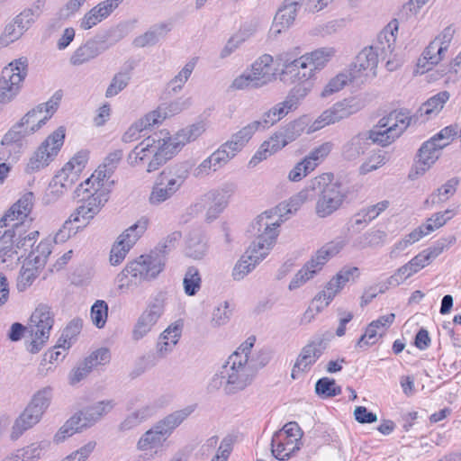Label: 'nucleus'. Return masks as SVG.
Returning <instances> with one entry per match:
<instances>
[{
    "label": "nucleus",
    "instance_id": "obj_1",
    "mask_svg": "<svg viewBox=\"0 0 461 461\" xmlns=\"http://www.w3.org/2000/svg\"><path fill=\"white\" fill-rule=\"evenodd\" d=\"M282 222V215L273 211H266L256 218L252 223L256 239L234 266L232 276L235 280L243 279L268 255Z\"/></svg>",
    "mask_w": 461,
    "mask_h": 461
},
{
    "label": "nucleus",
    "instance_id": "obj_2",
    "mask_svg": "<svg viewBox=\"0 0 461 461\" xmlns=\"http://www.w3.org/2000/svg\"><path fill=\"white\" fill-rule=\"evenodd\" d=\"M268 362L266 355L258 358H244L242 356L229 357L219 371L213 375L210 386L221 388L226 395L244 391L254 381L259 369Z\"/></svg>",
    "mask_w": 461,
    "mask_h": 461
},
{
    "label": "nucleus",
    "instance_id": "obj_3",
    "mask_svg": "<svg viewBox=\"0 0 461 461\" xmlns=\"http://www.w3.org/2000/svg\"><path fill=\"white\" fill-rule=\"evenodd\" d=\"M179 236V233H173L150 253L141 255L130 261L117 276L119 288H129L131 284L140 285L156 279L165 269L167 256L174 247V241Z\"/></svg>",
    "mask_w": 461,
    "mask_h": 461
},
{
    "label": "nucleus",
    "instance_id": "obj_4",
    "mask_svg": "<svg viewBox=\"0 0 461 461\" xmlns=\"http://www.w3.org/2000/svg\"><path fill=\"white\" fill-rule=\"evenodd\" d=\"M311 194L315 204L314 212L319 218H327L337 212L343 204L347 194L342 186L332 182V175L322 174L309 182Z\"/></svg>",
    "mask_w": 461,
    "mask_h": 461
},
{
    "label": "nucleus",
    "instance_id": "obj_5",
    "mask_svg": "<svg viewBox=\"0 0 461 461\" xmlns=\"http://www.w3.org/2000/svg\"><path fill=\"white\" fill-rule=\"evenodd\" d=\"M192 411V407H186L176 411L157 421L140 438L137 442V449L140 451L154 450V454L157 455L158 448L163 447L165 441L170 437L175 429H176Z\"/></svg>",
    "mask_w": 461,
    "mask_h": 461
},
{
    "label": "nucleus",
    "instance_id": "obj_6",
    "mask_svg": "<svg viewBox=\"0 0 461 461\" xmlns=\"http://www.w3.org/2000/svg\"><path fill=\"white\" fill-rule=\"evenodd\" d=\"M188 176L189 169L186 163L166 167L154 183L149 198V203L158 205L170 199L184 185Z\"/></svg>",
    "mask_w": 461,
    "mask_h": 461
},
{
    "label": "nucleus",
    "instance_id": "obj_7",
    "mask_svg": "<svg viewBox=\"0 0 461 461\" xmlns=\"http://www.w3.org/2000/svg\"><path fill=\"white\" fill-rule=\"evenodd\" d=\"M411 122L410 116L403 112L393 111L386 117L380 119L378 124L366 131L368 140L385 147L407 129Z\"/></svg>",
    "mask_w": 461,
    "mask_h": 461
},
{
    "label": "nucleus",
    "instance_id": "obj_8",
    "mask_svg": "<svg viewBox=\"0 0 461 461\" xmlns=\"http://www.w3.org/2000/svg\"><path fill=\"white\" fill-rule=\"evenodd\" d=\"M65 132V127L59 126L45 139L29 158L24 168L27 174L39 172L54 160L63 146Z\"/></svg>",
    "mask_w": 461,
    "mask_h": 461
},
{
    "label": "nucleus",
    "instance_id": "obj_9",
    "mask_svg": "<svg viewBox=\"0 0 461 461\" xmlns=\"http://www.w3.org/2000/svg\"><path fill=\"white\" fill-rule=\"evenodd\" d=\"M28 73V61L20 58L10 62L2 70L0 76V103L6 104L12 102L20 93Z\"/></svg>",
    "mask_w": 461,
    "mask_h": 461
},
{
    "label": "nucleus",
    "instance_id": "obj_10",
    "mask_svg": "<svg viewBox=\"0 0 461 461\" xmlns=\"http://www.w3.org/2000/svg\"><path fill=\"white\" fill-rule=\"evenodd\" d=\"M365 106V101L357 96L345 98L326 109L313 122L314 130L334 124L357 113Z\"/></svg>",
    "mask_w": 461,
    "mask_h": 461
},
{
    "label": "nucleus",
    "instance_id": "obj_11",
    "mask_svg": "<svg viewBox=\"0 0 461 461\" xmlns=\"http://www.w3.org/2000/svg\"><path fill=\"white\" fill-rule=\"evenodd\" d=\"M147 224L146 219H140L118 237L110 254V262L113 266H117L123 261L131 248L146 230Z\"/></svg>",
    "mask_w": 461,
    "mask_h": 461
},
{
    "label": "nucleus",
    "instance_id": "obj_12",
    "mask_svg": "<svg viewBox=\"0 0 461 461\" xmlns=\"http://www.w3.org/2000/svg\"><path fill=\"white\" fill-rule=\"evenodd\" d=\"M29 135L19 122L15 123L1 140L0 161H16L26 147L25 138Z\"/></svg>",
    "mask_w": 461,
    "mask_h": 461
},
{
    "label": "nucleus",
    "instance_id": "obj_13",
    "mask_svg": "<svg viewBox=\"0 0 461 461\" xmlns=\"http://www.w3.org/2000/svg\"><path fill=\"white\" fill-rule=\"evenodd\" d=\"M165 308V294H158L137 320L132 330V339L140 340L144 338L156 325L162 316Z\"/></svg>",
    "mask_w": 461,
    "mask_h": 461
},
{
    "label": "nucleus",
    "instance_id": "obj_14",
    "mask_svg": "<svg viewBox=\"0 0 461 461\" xmlns=\"http://www.w3.org/2000/svg\"><path fill=\"white\" fill-rule=\"evenodd\" d=\"M327 348V339L323 335H318L310 340L301 350L293 368L292 376L298 371H308L320 358Z\"/></svg>",
    "mask_w": 461,
    "mask_h": 461
},
{
    "label": "nucleus",
    "instance_id": "obj_15",
    "mask_svg": "<svg viewBox=\"0 0 461 461\" xmlns=\"http://www.w3.org/2000/svg\"><path fill=\"white\" fill-rule=\"evenodd\" d=\"M123 156V152L122 149H115L110 152L104 159L102 165L98 167V168L95 171L91 177L87 178L85 183L80 184L77 187V192H78L77 195H80V193L83 194H90L87 186L93 181H97V185H104V182L105 179H108L117 168L119 163L121 162Z\"/></svg>",
    "mask_w": 461,
    "mask_h": 461
},
{
    "label": "nucleus",
    "instance_id": "obj_16",
    "mask_svg": "<svg viewBox=\"0 0 461 461\" xmlns=\"http://www.w3.org/2000/svg\"><path fill=\"white\" fill-rule=\"evenodd\" d=\"M84 203L78 206L73 213L74 221H83V226H86L92 220L108 201V193L104 190L95 189L94 193L83 196Z\"/></svg>",
    "mask_w": 461,
    "mask_h": 461
},
{
    "label": "nucleus",
    "instance_id": "obj_17",
    "mask_svg": "<svg viewBox=\"0 0 461 461\" xmlns=\"http://www.w3.org/2000/svg\"><path fill=\"white\" fill-rule=\"evenodd\" d=\"M34 202V195L32 192L24 194L0 220V228L12 227L14 222L29 221L31 225L32 219H29Z\"/></svg>",
    "mask_w": 461,
    "mask_h": 461
},
{
    "label": "nucleus",
    "instance_id": "obj_18",
    "mask_svg": "<svg viewBox=\"0 0 461 461\" xmlns=\"http://www.w3.org/2000/svg\"><path fill=\"white\" fill-rule=\"evenodd\" d=\"M300 88L294 89L291 94L283 101L275 104L267 112L262 114L260 120H257L262 130L268 129L275 123L279 122L282 118L288 114L289 112L297 107L298 99L295 93L300 92Z\"/></svg>",
    "mask_w": 461,
    "mask_h": 461
},
{
    "label": "nucleus",
    "instance_id": "obj_19",
    "mask_svg": "<svg viewBox=\"0 0 461 461\" xmlns=\"http://www.w3.org/2000/svg\"><path fill=\"white\" fill-rule=\"evenodd\" d=\"M110 359L111 354L107 348H101L94 351L71 371L69 375L70 384L79 383L86 377L94 366H96L97 365H105L110 362Z\"/></svg>",
    "mask_w": 461,
    "mask_h": 461
},
{
    "label": "nucleus",
    "instance_id": "obj_20",
    "mask_svg": "<svg viewBox=\"0 0 461 461\" xmlns=\"http://www.w3.org/2000/svg\"><path fill=\"white\" fill-rule=\"evenodd\" d=\"M303 0H285L274 18L270 34L277 37L282 32L289 29L294 23Z\"/></svg>",
    "mask_w": 461,
    "mask_h": 461
},
{
    "label": "nucleus",
    "instance_id": "obj_21",
    "mask_svg": "<svg viewBox=\"0 0 461 461\" xmlns=\"http://www.w3.org/2000/svg\"><path fill=\"white\" fill-rule=\"evenodd\" d=\"M381 58L378 56V52L373 47H365L356 57L354 63L350 67L352 77H356L357 79L362 77L376 75L375 69Z\"/></svg>",
    "mask_w": 461,
    "mask_h": 461
},
{
    "label": "nucleus",
    "instance_id": "obj_22",
    "mask_svg": "<svg viewBox=\"0 0 461 461\" xmlns=\"http://www.w3.org/2000/svg\"><path fill=\"white\" fill-rule=\"evenodd\" d=\"M54 324V314L47 304H40L32 313L27 329L32 336L49 338Z\"/></svg>",
    "mask_w": 461,
    "mask_h": 461
},
{
    "label": "nucleus",
    "instance_id": "obj_23",
    "mask_svg": "<svg viewBox=\"0 0 461 461\" xmlns=\"http://www.w3.org/2000/svg\"><path fill=\"white\" fill-rule=\"evenodd\" d=\"M30 226L29 221H20L13 223L12 227L9 228L11 234H14L17 256L23 255L24 257L29 249H33L39 238V231L29 230Z\"/></svg>",
    "mask_w": 461,
    "mask_h": 461
},
{
    "label": "nucleus",
    "instance_id": "obj_24",
    "mask_svg": "<svg viewBox=\"0 0 461 461\" xmlns=\"http://www.w3.org/2000/svg\"><path fill=\"white\" fill-rule=\"evenodd\" d=\"M123 0H104L90 9L79 22L82 30H90L106 19Z\"/></svg>",
    "mask_w": 461,
    "mask_h": 461
},
{
    "label": "nucleus",
    "instance_id": "obj_25",
    "mask_svg": "<svg viewBox=\"0 0 461 461\" xmlns=\"http://www.w3.org/2000/svg\"><path fill=\"white\" fill-rule=\"evenodd\" d=\"M398 32V23L396 20L390 22L377 35L376 41L370 45L378 52L382 60L389 59L393 50L396 41V33Z\"/></svg>",
    "mask_w": 461,
    "mask_h": 461
},
{
    "label": "nucleus",
    "instance_id": "obj_26",
    "mask_svg": "<svg viewBox=\"0 0 461 461\" xmlns=\"http://www.w3.org/2000/svg\"><path fill=\"white\" fill-rule=\"evenodd\" d=\"M113 408V402L112 401H101L93 405L85 407L73 416L79 418L78 425L82 429H86L95 425L104 415L110 412Z\"/></svg>",
    "mask_w": 461,
    "mask_h": 461
},
{
    "label": "nucleus",
    "instance_id": "obj_27",
    "mask_svg": "<svg viewBox=\"0 0 461 461\" xmlns=\"http://www.w3.org/2000/svg\"><path fill=\"white\" fill-rule=\"evenodd\" d=\"M107 49L108 45L104 41L90 39L74 51L70 57V63L74 66H80L95 59Z\"/></svg>",
    "mask_w": 461,
    "mask_h": 461
},
{
    "label": "nucleus",
    "instance_id": "obj_28",
    "mask_svg": "<svg viewBox=\"0 0 461 461\" xmlns=\"http://www.w3.org/2000/svg\"><path fill=\"white\" fill-rule=\"evenodd\" d=\"M274 59L269 54H263L256 59L249 71L259 88L266 86L276 79V74L272 72L271 64Z\"/></svg>",
    "mask_w": 461,
    "mask_h": 461
},
{
    "label": "nucleus",
    "instance_id": "obj_29",
    "mask_svg": "<svg viewBox=\"0 0 461 461\" xmlns=\"http://www.w3.org/2000/svg\"><path fill=\"white\" fill-rule=\"evenodd\" d=\"M181 332L182 326L180 324L169 325L158 339L155 357L162 359L168 356L179 341Z\"/></svg>",
    "mask_w": 461,
    "mask_h": 461
},
{
    "label": "nucleus",
    "instance_id": "obj_30",
    "mask_svg": "<svg viewBox=\"0 0 461 461\" xmlns=\"http://www.w3.org/2000/svg\"><path fill=\"white\" fill-rule=\"evenodd\" d=\"M446 144H438L431 140H427L419 149V160L416 165V173L423 174L439 158L440 151Z\"/></svg>",
    "mask_w": 461,
    "mask_h": 461
},
{
    "label": "nucleus",
    "instance_id": "obj_31",
    "mask_svg": "<svg viewBox=\"0 0 461 461\" xmlns=\"http://www.w3.org/2000/svg\"><path fill=\"white\" fill-rule=\"evenodd\" d=\"M427 265L429 264L425 260V258L421 253H419L407 264L399 267L394 274L388 278L387 283L389 285L398 286Z\"/></svg>",
    "mask_w": 461,
    "mask_h": 461
},
{
    "label": "nucleus",
    "instance_id": "obj_32",
    "mask_svg": "<svg viewBox=\"0 0 461 461\" xmlns=\"http://www.w3.org/2000/svg\"><path fill=\"white\" fill-rule=\"evenodd\" d=\"M370 142L367 132H359L351 137L343 146L341 154L348 161L356 160L368 149Z\"/></svg>",
    "mask_w": 461,
    "mask_h": 461
},
{
    "label": "nucleus",
    "instance_id": "obj_33",
    "mask_svg": "<svg viewBox=\"0 0 461 461\" xmlns=\"http://www.w3.org/2000/svg\"><path fill=\"white\" fill-rule=\"evenodd\" d=\"M260 129L259 122L257 121L248 123L231 135L230 140L225 142V147H230L233 151L239 153Z\"/></svg>",
    "mask_w": 461,
    "mask_h": 461
},
{
    "label": "nucleus",
    "instance_id": "obj_34",
    "mask_svg": "<svg viewBox=\"0 0 461 461\" xmlns=\"http://www.w3.org/2000/svg\"><path fill=\"white\" fill-rule=\"evenodd\" d=\"M286 145L287 143L281 132H276L268 140H266L261 144L260 148L255 153L249 163H256L258 161L267 159L269 156L280 150Z\"/></svg>",
    "mask_w": 461,
    "mask_h": 461
},
{
    "label": "nucleus",
    "instance_id": "obj_35",
    "mask_svg": "<svg viewBox=\"0 0 461 461\" xmlns=\"http://www.w3.org/2000/svg\"><path fill=\"white\" fill-rule=\"evenodd\" d=\"M439 45L434 40L423 50L421 57L418 59L417 67L422 68L421 73L429 71L432 67L438 65L445 58V51L439 53Z\"/></svg>",
    "mask_w": 461,
    "mask_h": 461
},
{
    "label": "nucleus",
    "instance_id": "obj_36",
    "mask_svg": "<svg viewBox=\"0 0 461 461\" xmlns=\"http://www.w3.org/2000/svg\"><path fill=\"white\" fill-rule=\"evenodd\" d=\"M206 204H209L206 212V220L211 221L216 219L222 212L227 204V201L220 192H209L203 195L201 203H197L196 206L203 207Z\"/></svg>",
    "mask_w": 461,
    "mask_h": 461
},
{
    "label": "nucleus",
    "instance_id": "obj_37",
    "mask_svg": "<svg viewBox=\"0 0 461 461\" xmlns=\"http://www.w3.org/2000/svg\"><path fill=\"white\" fill-rule=\"evenodd\" d=\"M155 137H148L139 143L128 155V163L136 167L140 162L149 159L154 152Z\"/></svg>",
    "mask_w": 461,
    "mask_h": 461
},
{
    "label": "nucleus",
    "instance_id": "obj_38",
    "mask_svg": "<svg viewBox=\"0 0 461 461\" xmlns=\"http://www.w3.org/2000/svg\"><path fill=\"white\" fill-rule=\"evenodd\" d=\"M300 56L298 48L293 50L284 51L276 57V63L277 67L281 68L280 78L284 82H288L289 76L296 67V61Z\"/></svg>",
    "mask_w": 461,
    "mask_h": 461
},
{
    "label": "nucleus",
    "instance_id": "obj_39",
    "mask_svg": "<svg viewBox=\"0 0 461 461\" xmlns=\"http://www.w3.org/2000/svg\"><path fill=\"white\" fill-rule=\"evenodd\" d=\"M156 412L154 406L146 405L137 411L130 413L120 424L119 429L122 431H128L145 421Z\"/></svg>",
    "mask_w": 461,
    "mask_h": 461
},
{
    "label": "nucleus",
    "instance_id": "obj_40",
    "mask_svg": "<svg viewBox=\"0 0 461 461\" xmlns=\"http://www.w3.org/2000/svg\"><path fill=\"white\" fill-rule=\"evenodd\" d=\"M51 253V242L49 240H41L35 248L30 250L25 258L28 266H35L36 267L42 268L48 257Z\"/></svg>",
    "mask_w": 461,
    "mask_h": 461
},
{
    "label": "nucleus",
    "instance_id": "obj_41",
    "mask_svg": "<svg viewBox=\"0 0 461 461\" xmlns=\"http://www.w3.org/2000/svg\"><path fill=\"white\" fill-rule=\"evenodd\" d=\"M314 69L312 67L311 60L307 54H303L298 57L296 61V67L294 70L289 76L288 81L294 82H305L312 79L315 76Z\"/></svg>",
    "mask_w": 461,
    "mask_h": 461
},
{
    "label": "nucleus",
    "instance_id": "obj_42",
    "mask_svg": "<svg viewBox=\"0 0 461 461\" xmlns=\"http://www.w3.org/2000/svg\"><path fill=\"white\" fill-rule=\"evenodd\" d=\"M459 180L453 177L447 180L441 187L438 188L424 202L425 205H435L447 201L456 191Z\"/></svg>",
    "mask_w": 461,
    "mask_h": 461
},
{
    "label": "nucleus",
    "instance_id": "obj_43",
    "mask_svg": "<svg viewBox=\"0 0 461 461\" xmlns=\"http://www.w3.org/2000/svg\"><path fill=\"white\" fill-rule=\"evenodd\" d=\"M50 446V441L42 440L32 443L16 453V457L22 461H38L43 457Z\"/></svg>",
    "mask_w": 461,
    "mask_h": 461
},
{
    "label": "nucleus",
    "instance_id": "obj_44",
    "mask_svg": "<svg viewBox=\"0 0 461 461\" xmlns=\"http://www.w3.org/2000/svg\"><path fill=\"white\" fill-rule=\"evenodd\" d=\"M171 30L170 26L167 23H159L154 26L144 34L137 37L133 43L136 47L143 48L149 45L156 44L159 39L165 36Z\"/></svg>",
    "mask_w": 461,
    "mask_h": 461
},
{
    "label": "nucleus",
    "instance_id": "obj_45",
    "mask_svg": "<svg viewBox=\"0 0 461 461\" xmlns=\"http://www.w3.org/2000/svg\"><path fill=\"white\" fill-rule=\"evenodd\" d=\"M343 248L341 242L331 241L321 247L311 258L310 261H313V267L317 268L318 272L322 267L328 262V260L336 256Z\"/></svg>",
    "mask_w": 461,
    "mask_h": 461
},
{
    "label": "nucleus",
    "instance_id": "obj_46",
    "mask_svg": "<svg viewBox=\"0 0 461 461\" xmlns=\"http://www.w3.org/2000/svg\"><path fill=\"white\" fill-rule=\"evenodd\" d=\"M51 399L52 388L47 386L33 394L27 407H29L32 412L38 413L39 416L42 417L43 413L49 408Z\"/></svg>",
    "mask_w": 461,
    "mask_h": 461
},
{
    "label": "nucleus",
    "instance_id": "obj_47",
    "mask_svg": "<svg viewBox=\"0 0 461 461\" xmlns=\"http://www.w3.org/2000/svg\"><path fill=\"white\" fill-rule=\"evenodd\" d=\"M455 214V211L451 209L436 212L427 220L426 223L419 226L417 229L422 230V237H424L444 226Z\"/></svg>",
    "mask_w": 461,
    "mask_h": 461
},
{
    "label": "nucleus",
    "instance_id": "obj_48",
    "mask_svg": "<svg viewBox=\"0 0 461 461\" xmlns=\"http://www.w3.org/2000/svg\"><path fill=\"white\" fill-rule=\"evenodd\" d=\"M450 94L447 91H441L427 100L420 108V115H437L449 100Z\"/></svg>",
    "mask_w": 461,
    "mask_h": 461
},
{
    "label": "nucleus",
    "instance_id": "obj_49",
    "mask_svg": "<svg viewBox=\"0 0 461 461\" xmlns=\"http://www.w3.org/2000/svg\"><path fill=\"white\" fill-rule=\"evenodd\" d=\"M41 112L36 107L29 111L19 122V123L32 135L41 129L50 115L41 116Z\"/></svg>",
    "mask_w": 461,
    "mask_h": 461
},
{
    "label": "nucleus",
    "instance_id": "obj_50",
    "mask_svg": "<svg viewBox=\"0 0 461 461\" xmlns=\"http://www.w3.org/2000/svg\"><path fill=\"white\" fill-rule=\"evenodd\" d=\"M336 50L332 47H323L307 52V56L311 60V64L314 72L321 70L328 62L335 56Z\"/></svg>",
    "mask_w": 461,
    "mask_h": 461
},
{
    "label": "nucleus",
    "instance_id": "obj_51",
    "mask_svg": "<svg viewBox=\"0 0 461 461\" xmlns=\"http://www.w3.org/2000/svg\"><path fill=\"white\" fill-rule=\"evenodd\" d=\"M207 251V244L204 238L198 234H192L186 242L185 255L194 259H201Z\"/></svg>",
    "mask_w": 461,
    "mask_h": 461
},
{
    "label": "nucleus",
    "instance_id": "obj_52",
    "mask_svg": "<svg viewBox=\"0 0 461 461\" xmlns=\"http://www.w3.org/2000/svg\"><path fill=\"white\" fill-rule=\"evenodd\" d=\"M354 80H357V77H352V72L350 69L348 71L341 72L329 81L321 92V96L327 97L334 93H337L341 90L348 82H352Z\"/></svg>",
    "mask_w": 461,
    "mask_h": 461
},
{
    "label": "nucleus",
    "instance_id": "obj_53",
    "mask_svg": "<svg viewBox=\"0 0 461 461\" xmlns=\"http://www.w3.org/2000/svg\"><path fill=\"white\" fill-rule=\"evenodd\" d=\"M341 387L332 378L322 377L315 384V393L321 398H330L341 393Z\"/></svg>",
    "mask_w": 461,
    "mask_h": 461
},
{
    "label": "nucleus",
    "instance_id": "obj_54",
    "mask_svg": "<svg viewBox=\"0 0 461 461\" xmlns=\"http://www.w3.org/2000/svg\"><path fill=\"white\" fill-rule=\"evenodd\" d=\"M313 261H308L305 263V265L303 267L302 269H300L295 276L291 280L288 289L293 291L295 290L302 285H303L307 281L312 279L317 273V268L313 267Z\"/></svg>",
    "mask_w": 461,
    "mask_h": 461
},
{
    "label": "nucleus",
    "instance_id": "obj_55",
    "mask_svg": "<svg viewBox=\"0 0 461 461\" xmlns=\"http://www.w3.org/2000/svg\"><path fill=\"white\" fill-rule=\"evenodd\" d=\"M201 283L199 270L194 267H188L183 279L185 293L189 296L196 294L201 287Z\"/></svg>",
    "mask_w": 461,
    "mask_h": 461
},
{
    "label": "nucleus",
    "instance_id": "obj_56",
    "mask_svg": "<svg viewBox=\"0 0 461 461\" xmlns=\"http://www.w3.org/2000/svg\"><path fill=\"white\" fill-rule=\"evenodd\" d=\"M205 129L206 127L203 122L193 123L180 130L176 133V140H180L183 146H185L188 142L194 141L205 131Z\"/></svg>",
    "mask_w": 461,
    "mask_h": 461
},
{
    "label": "nucleus",
    "instance_id": "obj_57",
    "mask_svg": "<svg viewBox=\"0 0 461 461\" xmlns=\"http://www.w3.org/2000/svg\"><path fill=\"white\" fill-rule=\"evenodd\" d=\"M333 149V143L330 141L324 142L318 147H315L311 152L303 158L305 161H309L313 171L318 165H320L324 158L331 152Z\"/></svg>",
    "mask_w": 461,
    "mask_h": 461
},
{
    "label": "nucleus",
    "instance_id": "obj_58",
    "mask_svg": "<svg viewBox=\"0 0 461 461\" xmlns=\"http://www.w3.org/2000/svg\"><path fill=\"white\" fill-rule=\"evenodd\" d=\"M194 67L195 61L190 60L184 66V68L178 72V74L169 81L168 87L171 88V91L173 93L176 94L183 88V86L192 75Z\"/></svg>",
    "mask_w": 461,
    "mask_h": 461
},
{
    "label": "nucleus",
    "instance_id": "obj_59",
    "mask_svg": "<svg viewBox=\"0 0 461 461\" xmlns=\"http://www.w3.org/2000/svg\"><path fill=\"white\" fill-rule=\"evenodd\" d=\"M70 166H65L55 175L52 179L54 186L59 185L61 188L68 189L73 186L78 179V175L73 171Z\"/></svg>",
    "mask_w": 461,
    "mask_h": 461
},
{
    "label": "nucleus",
    "instance_id": "obj_60",
    "mask_svg": "<svg viewBox=\"0 0 461 461\" xmlns=\"http://www.w3.org/2000/svg\"><path fill=\"white\" fill-rule=\"evenodd\" d=\"M41 417L38 413L32 412L29 407H26L23 413L19 416L14 425V430L22 434L23 431L36 425Z\"/></svg>",
    "mask_w": 461,
    "mask_h": 461
},
{
    "label": "nucleus",
    "instance_id": "obj_61",
    "mask_svg": "<svg viewBox=\"0 0 461 461\" xmlns=\"http://www.w3.org/2000/svg\"><path fill=\"white\" fill-rule=\"evenodd\" d=\"M155 147L159 149V152L164 154L168 159H170L175 154H176L183 146L180 140H176V134L174 137L166 139H156Z\"/></svg>",
    "mask_w": 461,
    "mask_h": 461
},
{
    "label": "nucleus",
    "instance_id": "obj_62",
    "mask_svg": "<svg viewBox=\"0 0 461 461\" xmlns=\"http://www.w3.org/2000/svg\"><path fill=\"white\" fill-rule=\"evenodd\" d=\"M82 321L79 319L72 320L64 329L62 335L58 342V347L63 349L71 346V340L74 339L81 331Z\"/></svg>",
    "mask_w": 461,
    "mask_h": 461
},
{
    "label": "nucleus",
    "instance_id": "obj_63",
    "mask_svg": "<svg viewBox=\"0 0 461 461\" xmlns=\"http://www.w3.org/2000/svg\"><path fill=\"white\" fill-rule=\"evenodd\" d=\"M130 80L131 74L129 72L121 71L116 73L106 89L105 96L107 98L115 96L129 85Z\"/></svg>",
    "mask_w": 461,
    "mask_h": 461
},
{
    "label": "nucleus",
    "instance_id": "obj_64",
    "mask_svg": "<svg viewBox=\"0 0 461 461\" xmlns=\"http://www.w3.org/2000/svg\"><path fill=\"white\" fill-rule=\"evenodd\" d=\"M40 268L41 267H36L35 266H28L25 261L17 278V289L19 291H24L27 287L32 285L39 275Z\"/></svg>",
    "mask_w": 461,
    "mask_h": 461
}]
</instances>
